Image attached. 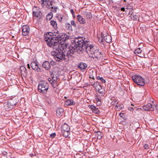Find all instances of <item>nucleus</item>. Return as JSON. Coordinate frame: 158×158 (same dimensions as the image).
Wrapping results in <instances>:
<instances>
[{
  "mask_svg": "<svg viewBox=\"0 0 158 158\" xmlns=\"http://www.w3.org/2000/svg\"><path fill=\"white\" fill-rule=\"evenodd\" d=\"M57 48H55L51 52V54L54 56L56 61L61 62L63 60H68L69 57L73 56L72 53H70L69 47L63 48L62 44Z\"/></svg>",
  "mask_w": 158,
  "mask_h": 158,
  "instance_id": "f257e3e1",
  "label": "nucleus"
},
{
  "mask_svg": "<svg viewBox=\"0 0 158 158\" xmlns=\"http://www.w3.org/2000/svg\"><path fill=\"white\" fill-rule=\"evenodd\" d=\"M83 37H78L75 38L74 42L69 46H68L70 53L74 54L75 52H77L80 53V48L83 47L85 41L84 40Z\"/></svg>",
  "mask_w": 158,
  "mask_h": 158,
  "instance_id": "f03ea898",
  "label": "nucleus"
},
{
  "mask_svg": "<svg viewBox=\"0 0 158 158\" xmlns=\"http://www.w3.org/2000/svg\"><path fill=\"white\" fill-rule=\"evenodd\" d=\"M54 36L48 37V35L44 36V40L46 42L47 45L51 48H52L53 49L55 48L60 47L62 44H60L61 42H59L56 38L54 37Z\"/></svg>",
  "mask_w": 158,
  "mask_h": 158,
  "instance_id": "7ed1b4c3",
  "label": "nucleus"
},
{
  "mask_svg": "<svg viewBox=\"0 0 158 158\" xmlns=\"http://www.w3.org/2000/svg\"><path fill=\"white\" fill-rule=\"evenodd\" d=\"M49 35L54 36V38H56L58 42H61V41H64L68 39L67 35L65 34L62 33H60L58 31L56 30L52 31L51 32L48 33Z\"/></svg>",
  "mask_w": 158,
  "mask_h": 158,
  "instance_id": "20e7f679",
  "label": "nucleus"
},
{
  "mask_svg": "<svg viewBox=\"0 0 158 158\" xmlns=\"http://www.w3.org/2000/svg\"><path fill=\"white\" fill-rule=\"evenodd\" d=\"M92 58L94 59L95 61L98 60H102L104 58V55L103 52H101L99 50H95L91 53Z\"/></svg>",
  "mask_w": 158,
  "mask_h": 158,
  "instance_id": "39448f33",
  "label": "nucleus"
},
{
  "mask_svg": "<svg viewBox=\"0 0 158 158\" xmlns=\"http://www.w3.org/2000/svg\"><path fill=\"white\" fill-rule=\"evenodd\" d=\"M48 88V84L45 82L39 83L38 86V91L42 94L47 92Z\"/></svg>",
  "mask_w": 158,
  "mask_h": 158,
  "instance_id": "423d86ee",
  "label": "nucleus"
},
{
  "mask_svg": "<svg viewBox=\"0 0 158 158\" xmlns=\"http://www.w3.org/2000/svg\"><path fill=\"white\" fill-rule=\"evenodd\" d=\"M133 81L139 85L143 86L145 85V80L141 76L135 75L132 77Z\"/></svg>",
  "mask_w": 158,
  "mask_h": 158,
  "instance_id": "0eeeda50",
  "label": "nucleus"
},
{
  "mask_svg": "<svg viewBox=\"0 0 158 158\" xmlns=\"http://www.w3.org/2000/svg\"><path fill=\"white\" fill-rule=\"evenodd\" d=\"M88 42L85 41L84 46H83L82 48H80V52H82L84 51H85L88 53V51H89L90 52L94 51V46L88 43Z\"/></svg>",
  "mask_w": 158,
  "mask_h": 158,
  "instance_id": "6e6552de",
  "label": "nucleus"
},
{
  "mask_svg": "<svg viewBox=\"0 0 158 158\" xmlns=\"http://www.w3.org/2000/svg\"><path fill=\"white\" fill-rule=\"evenodd\" d=\"M37 61H33L31 63V66L32 68L35 71L38 72H41V70L40 68H39L37 64Z\"/></svg>",
  "mask_w": 158,
  "mask_h": 158,
  "instance_id": "1a4fd4ad",
  "label": "nucleus"
},
{
  "mask_svg": "<svg viewBox=\"0 0 158 158\" xmlns=\"http://www.w3.org/2000/svg\"><path fill=\"white\" fill-rule=\"evenodd\" d=\"M30 30V28L28 26L23 25L22 28L23 35L24 36L27 35L29 34Z\"/></svg>",
  "mask_w": 158,
  "mask_h": 158,
  "instance_id": "9d476101",
  "label": "nucleus"
},
{
  "mask_svg": "<svg viewBox=\"0 0 158 158\" xmlns=\"http://www.w3.org/2000/svg\"><path fill=\"white\" fill-rule=\"evenodd\" d=\"M143 109L146 111H153L154 109V106L151 103H148L143 106Z\"/></svg>",
  "mask_w": 158,
  "mask_h": 158,
  "instance_id": "9b49d317",
  "label": "nucleus"
},
{
  "mask_svg": "<svg viewBox=\"0 0 158 158\" xmlns=\"http://www.w3.org/2000/svg\"><path fill=\"white\" fill-rule=\"evenodd\" d=\"M17 102L15 99H11L9 100L7 102V106L10 108H12L16 105Z\"/></svg>",
  "mask_w": 158,
  "mask_h": 158,
  "instance_id": "f8f14e48",
  "label": "nucleus"
},
{
  "mask_svg": "<svg viewBox=\"0 0 158 158\" xmlns=\"http://www.w3.org/2000/svg\"><path fill=\"white\" fill-rule=\"evenodd\" d=\"M49 1V0H40V2L43 7L50 8V5L48 4Z\"/></svg>",
  "mask_w": 158,
  "mask_h": 158,
  "instance_id": "ddd939ff",
  "label": "nucleus"
},
{
  "mask_svg": "<svg viewBox=\"0 0 158 158\" xmlns=\"http://www.w3.org/2000/svg\"><path fill=\"white\" fill-rule=\"evenodd\" d=\"M94 87L97 91L100 94H103L104 93V90L102 89V87L99 85V83H96L94 84Z\"/></svg>",
  "mask_w": 158,
  "mask_h": 158,
  "instance_id": "4468645a",
  "label": "nucleus"
},
{
  "mask_svg": "<svg viewBox=\"0 0 158 158\" xmlns=\"http://www.w3.org/2000/svg\"><path fill=\"white\" fill-rule=\"evenodd\" d=\"M87 65L85 63L81 62L78 65V68L80 69L82 71H85V69L87 67Z\"/></svg>",
  "mask_w": 158,
  "mask_h": 158,
  "instance_id": "2eb2a0df",
  "label": "nucleus"
},
{
  "mask_svg": "<svg viewBox=\"0 0 158 158\" xmlns=\"http://www.w3.org/2000/svg\"><path fill=\"white\" fill-rule=\"evenodd\" d=\"M82 12L87 19H89L92 17V15L90 12L86 10H84L82 11Z\"/></svg>",
  "mask_w": 158,
  "mask_h": 158,
  "instance_id": "dca6fc26",
  "label": "nucleus"
},
{
  "mask_svg": "<svg viewBox=\"0 0 158 158\" xmlns=\"http://www.w3.org/2000/svg\"><path fill=\"white\" fill-rule=\"evenodd\" d=\"M42 67L45 68L46 70H49L50 67L49 63L47 61H45L42 64Z\"/></svg>",
  "mask_w": 158,
  "mask_h": 158,
  "instance_id": "f3484780",
  "label": "nucleus"
},
{
  "mask_svg": "<svg viewBox=\"0 0 158 158\" xmlns=\"http://www.w3.org/2000/svg\"><path fill=\"white\" fill-rule=\"evenodd\" d=\"M61 131H70V128L68 125L66 123H64L61 127Z\"/></svg>",
  "mask_w": 158,
  "mask_h": 158,
  "instance_id": "a211bd4d",
  "label": "nucleus"
},
{
  "mask_svg": "<svg viewBox=\"0 0 158 158\" xmlns=\"http://www.w3.org/2000/svg\"><path fill=\"white\" fill-rule=\"evenodd\" d=\"M77 19L80 23L83 24L85 23L86 21L85 19L81 15H78L77 16Z\"/></svg>",
  "mask_w": 158,
  "mask_h": 158,
  "instance_id": "6ab92c4d",
  "label": "nucleus"
},
{
  "mask_svg": "<svg viewBox=\"0 0 158 158\" xmlns=\"http://www.w3.org/2000/svg\"><path fill=\"white\" fill-rule=\"evenodd\" d=\"M64 110L62 108H60L56 110V115L57 116L60 117L64 112Z\"/></svg>",
  "mask_w": 158,
  "mask_h": 158,
  "instance_id": "aec40b11",
  "label": "nucleus"
},
{
  "mask_svg": "<svg viewBox=\"0 0 158 158\" xmlns=\"http://www.w3.org/2000/svg\"><path fill=\"white\" fill-rule=\"evenodd\" d=\"M41 12L39 9H37L36 11H33V16L38 17L40 15Z\"/></svg>",
  "mask_w": 158,
  "mask_h": 158,
  "instance_id": "412c9836",
  "label": "nucleus"
},
{
  "mask_svg": "<svg viewBox=\"0 0 158 158\" xmlns=\"http://www.w3.org/2000/svg\"><path fill=\"white\" fill-rule=\"evenodd\" d=\"M104 40L107 43H109L111 42V37L110 35H106V36H104Z\"/></svg>",
  "mask_w": 158,
  "mask_h": 158,
  "instance_id": "4be33fe9",
  "label": "nucleus"
},
{
  "mask_svg": "<svg viewBox=\"0 0 158 158\" xmlns=\"http://www.w3.org/2000/svg\"><path fill=\"white\" fill-rule=\"evenodd\" d=\"M65 104L66 105L70 106L75 105V103L73 100L68 99L66 101Z\"/></svg>",
  "mask_w": 158,
  "mask_h": 158,
  "instance_id": "5701e85b",
  "label": "nucleus"
},
{
  "mask_svg": "<svg viewBox=\"0 0 158 158\" xmlns=\"http://www.w3.org/2000/svg\"><path fill=\"white\" fill-rule=\"evenodd\" d=\"M131 17L132 19L134 20H139V16L135 15L133 13H132L131 14Z\"/></svg>",
  "mask_w": 158,
  "mask_h": 158,
  "instance_id": "b1692460",
  "label": "nucleus"
},
{
  "mask_svg": "<svg viewBox=\"0 0 158 158\" xmlns=\"http://www.w3.org/2000/svg\"><path fill=\"white\" fill-rule=\"evenodd\" d=\"M96 135L98 139H100L102 138L103 135L100 131H97L96 132Z\"/></svg>",
  "mask_w": 158,
  "mask_h": 158,
  "instance_id": "393cba45",
  "label": "nucleus"
},
{
  "mask_svg": "<svg viewBox=\"0 0 158 158\" xmlns=\"http://www.w3.org/2000/svg\"><path fill=\"white\" fill-rule=\"evenodd\" d=\"M50 23L54 28H56L57 27V24L56 21L53 20H51L50 21Z\"/></svg>",
  "mask_w": 158,
  "mask_h": 158,
  "instance_id": "a878e982",
  "label": "nucleus"
},
{
  "mask_svg": "<svg viewBox=\"0 0 158 158\" xmlns=\"http://www.w3.org/2000/svg\"><path fill=\"white\" fill-rule=\"evenodd\" d=\"M62 133L63 134V135L66 138L68 137L69 135L70 134V131H62Z\"/></svg>",
  "mask_w": 158,
  "mask_h": 158,
  "instance_id": "bb28decb",
  "label": "nucleus"
},
{
  "mask_svg": "<svg viewBox=\"0 0 158 158\" xmlns=\"http://www.w3.org/2000/svg\"><path fill=\"white\" fill-rule=\"evenodd\" d=\"M142 50L140 48H138L134 51V52L136 55H138L141 53Z\"/></svg>",
  "mask_w": 158,
  "mask_h": 158,
  "instance_id": "cd10ccee",
  "label": "nucleus"
},
{
  "mask_svg": "<svg viewBox=\"0 0 158 158\" xmlns=\"http://www.w3.org/2000/svg\"><path fill=\"white\" fill-rule=\"evenodd\" d=\"M53 15L51 13H50L47 15L46 16V19L47 20H49L52 17Z\"/></svg>",
  "mask_w": 158,
  "mask_h": 158,
  "instance_id": "c85d7f7f",
  "label": "nucleus"
},
{
  "mask_svg": "<svg viewBox=\"0 0 158 158\" xmlns=\"http://www.w3.org/2000/svg\"><path fill=\"white\" fill-rule=\"evenodd\" d=\"M51 84L54 88H57L58 86V84L57 82V81H53V82Z\"/></svg>",
  "mask_w": 158,
  "mask_h": 158,
  "instance_id": "c756f323",
  "label": "nucleus"
},
{
  "mask_svg": "<svg viewBox=\"0 0 158 158\" xmlns=\"http://www.w3.org/2000/svg\"><path fill=\"white\" fill-rule=\"evenodd\" d=\"M65 27L66 28L69 30H72V26L69 23H66L65 24Z\"/></svg>",
  "mask_w": 158,
  "mask_h": 158,
  "instance_id": "7c9ffc66",
  "label": "nucleus"
},
{
  "mask_svg": "<svg viewBox=\"0 0 158 158\" xmlns=\"http://www.w3.org/2000/svg\"><path fill=\"white\" fill-rule=\"evenodd\" d=\"M97 79L98 80H101L102 83H105L106 82V81L104 80L102 77H101L99 76L98 77H97Z\"/></svg>",
  "mask_w": 158,
  "mask_h": 158,
  "instance_id": "2f4dec72",
  "label": "nucleus"
},
{
  "mask_svg": "<svg viewBox=\"0 0 158 158\" xmlns=\"http://www.w3.org/2000/svg\"><path fill=\"white\" fill-rule=\"evenodd\" d=\"M101 38H98V41L100 43H102L103 41V40H104V35H103L102 34H101Z\"/></svg>",
  "mask_w": 158,
  "mask_h": 158,
  "instance_id": "473e14b6",
  "label": "nucleus"
},
{
  "mask_svg": "<svg viewBox=\"0 0 158 158\" xmlns=\"http://www.w3.org/2000/svg\"><path fill=\"white\" fill-rule=\"evenodd\" d=\"M51 77H52V80L53 81H57V78L56 77H56H55L54 75H51Z\"/></svg>",
  "mask_w": 158,
  "mask_h": 158,
  "instance_id": "72a5a7b5",
  "label": "nucleus"
},
{
  "mask_svg": "<svg viewBox=\"0 0 158 158\" xmlns=\"http://www.w3.org/2000/svg\"><path fill=\"white\" fill-rule=\"evenodd\" d=\"M50 8H51V11H52L54 12H56V7H51L50 6Z\"/></svg>",
  "mask_w": 158,
  "mask_h": 158,
  "instance_id": "f704fd0d",
  "label": "nucleus"
},
{
  "mask_svg": "<svg viewBox=\"0 0 158 158\" xmlns=\"http://www.w3.org/2000/svg\"><path fill=\"white\" fill-rule=\"evenodd\" d=\"M93 112L94 113H95L98 114V113L99 112V111L98 110V109L96 107L93 110Z\"/></svg>",
  "mask_w": 158,
  "mask_h": 158,
  "instance_id": "c9c22d12",
  "label": "nucleus"
},
{
  "mask_svg": "<svg viewBox=\"0 0 158 158\" xmlns=\"http://www.w3.org/2000/svg\"><path fill=\"white\" fill-rule=\"evenodd\" d=\"M71 25H72V26H73L74 27H76V25L75 23L74 22L73 20H72L71 21Z\"/></svg>",
  "mask_w": 158,
  "mask_h": 158,
  "instance_id": "e433bc0d",
  "label": "nucleus"
},
{
  "mask_svg": "<svg viewBox=\"0 0 158 158\" xmlns=\"http://www.w3.org/2000/svg\"><path fill=\"white\" fill-rule=\"evenodd\" d=\"M56 135V134L55 133H52L50 135V137L52 138H54Z\"/></svg>",
  "mask_w": 158,
  "mask_h": 158,
  "instance_id": "4c0bfd02",
  "label": "nucleus"
},
{
  "mask_svg": "<svg viewBox=\"0 0 158 158\" xmlns=\"http://www.w3.org/2000/svg\"><path fill=\"white\" fill-rule=\"evenodd\" d=\"M89 107L92 110V111H93L94 109L96 108V107L94 106L93 105H91Z\"/></svg>",
  "mask_w": 158,
  "mask_h": 158,
  "instance_id": "58836bf2",
  "label": "nucleus"
},
{
  "mask_svg": "<svg viewBox=\"0 0 158 158\" xmlns=\"http://www.w3.org/2000/svg\"><path fill=\"white\" fill-rule=\"evenodd\" d=\"M144 148L145 149H148L149 148L147 144H145L144 146Z\"/></svg>",
  "mask_w": 158,
  "mask_h": 158,
  "instance_id": "ea45409f",
  "label": "nucleus"
},
{
  "mask_svg": "<svg viewBox=\"0 0 158 158\" xmlns=\"http://www.w3.org/2000/svg\"><path fill=\"white\" fill-rule=\"evenodd\" d=\"M48 80L51 84L53 82V81L51 78H49Z\"/></svg>",
  "mask_w": 158,
  "mask_h": 158,
  "instance_id": "a19ab883",
  "label": "nucleus"
},
{
  "mask_svg": "<svg viewBox=\"0 0 158 158\" xmlns=\"http://www.w3.org/2000/svg\"><path fill=\"white\" fill-rule=\"evenodd\" d=\"M95 100L97 102H98L99 101H101L100 99L98 97V96H96V97L95 98Z\"/></svg>",
  "mask_w": 158,
  "mask_h": 158,
  "instance_id": "79ce46f5",
  "label": "nucleus"
},
{
  "mask_svg": "<svg viewBox=\"0 0 158 158\" xmlns=\"http://www.w3.org/2000/svg\"><path fill=\"white\" fill-rule=\"evenodd\" d=\"M154 107H155L156 110V111H157V113H158V106H157V105H155Z\"/></svg>",
  "mask_w": 158,
  "mask_h": 158,
  "instance_id": "37998d69",
  "label": "nucleus"
},
{
  "mask_svg": "<svg viewBox=\"0 0 158 158\" xmlns=\"http://www.w3.org/2000/svg\"><path fill=\"white\" fill-rule=\"evenodd\" d=\"M97 104H98V105H100L101 104V101H99L98 102H97Z\"/></svg>",
  "mask_w": 158,
  "mask_h": 158,
  "instance_id": "c03bdc74",
  "label": "nucleus"
},
{
  "mask_svg": "<svg viewBox=\"0 0 158 158\" xmlns=\"http://www.w3.org/2000/svg\"><path fill=\"white\" fill-rule=\"evenodd\" d=\"M70 12L72 14H73L74 13V11L73 9L71 10Z\"/></svg>",
  "mask_w": 158,
  "mask_h": 158,
  "instance_id": "a18cd8bd",
  "label": "nucleus"
},
{
  "mask_svg": "<svg viewBox=\"0 0 158 158\" xmlns=\"http://www.w3.org/2000/svg\"><path fill=\"white\" fill-rule=\"evenodd\" d=\"M121 11H125V9L124 7H122L121 8Z\"/></svg>",
  "mask_w": 158,
  "mask_h": 158,
  "instance_id": "49530a36",
  "label": "nucleus"
},
{
  "mask_svg": "<svg viewBox=\"0 0 158 158\" xmlns=\"http://www.w3.org/2000/svg\"><path fill=\"white\" fill-rule=\"evenodd\" d=\"M52 3H53V2H52V1H51V2H50L49 4V5H50H50H51V6H52Z\"/></svg>",
  "mask_w": 158,
  "mask_h": 158,
  "instance_id": "de8ad7c7",
  "label": "nucleus"
},
{
  "mask_svg": "<svg viewBox=\"0 0 158 158\" xmlns=\"http://www.w3.org/2000/svg\"><path fill=\"white\" fill-rule=\"evenodd\" d=\"M50 63L52 65H54V62L53 61H51Z\"/></svg>",
  "mask_w": 158,
  "mask_h": 158,
  "instance_id": "09e8293b",
  "label": "nucleus"
},
{
  "mask_svg": "<svg viewBox=\"0 0 158 158\" xmlns=\"http://www.w3.org/2000/svg\"><path fill=\"white\" fill-rule=\"evenodd\" d=\"M89 77L91 78H92L93 79H94V76H90Z\"/></svg>",
  "mask_w": 158,
  "mask_h": 158,
  "instance_id": "8fccbe9b",
  "label": "nucleus"
},
{
  "mask_svg": "<svg viewBox=\"0 0 158 158\" xmlns=\"http://www.w3.org/2000/svg\"><path fill=\"white\" fill-rule=\"evenodd\" d=\"M27 68L30 69V65L29 64H27Z\"/></svg>",
  "mask_w": 158,
  "mask_h": 158,
  "instance_id": "3c124183",
  "label": "nucleus"
},
{
  "mask_svg": "<svg viewBox=\"0 0 158 158\" xmlns=\"http://www.w3.org/2000/svg\"><path fill=\"white\" fill-rule=\"evenodd\" d=\"M63 19V17H61L60 18V19H59V21H61V20L62 19Z\"/></svg>",
  "mask_w": 158,
  "mask_h": 158,
  "instance_id": "603ef678",
  "label": "nucleus"
},
{
  "mask_svg": "<svg viewBox=\"0 0 158 158\" xmlns=\"http://www.w3.org/2000/svg\"><path fill=\"white\" fill-rule=\"evenodd\" d=\"M34 8H37V7L36 6H34L33 8V10H34Z\"/></svg>",
  "mask_w": 158,
  "mask_h": 158,
  "instance_id": "864d4df0",
  "label": "nucleus"
},
{
  "mask_svg": "<svg viewBox=\"0 0 158 158\" xmlns=\"http://www.w3.org/2000/svg\"><path fill=\"white\" fill-rule=\"evenodd\" d=\"M72 15H73V16L74 17V18H75V15H74V13L73 14H72Z\"/></svg>",
  "mask_w": 158,
  "mask_h": 158,
  "instance_id": "5fc2aeb1",
  "label": "nucleus"
},
{
  "mask_svg": "<svg viewBox=\"0 0 158 158\" xmlns=\"http://www.w3.org/2000/svg\"><path fill=\"white\" fill-rule=\"evenodd\" d=\"M121 114H122V115H123V114L120 113V114H119V115H120V116H121V117H122V115H121Z\"/></svg>",
  "mask_w": 158,
  "mask_h": 158,
  "instance_id": "6e6d98bb",
  "label": "nucleus"
},
{
  "mask_svg": "<svg viewBox=\"0 0 158 158\" xmlns=\"http://www.w3.org/2000/svg\"><path fill=\"white\" fill-rule=\"evenodd\" d=\"M118 107V106L117 105H116V106H115V107Z\"/></svg>",
  "mask_w": 158,
  "mask_h": 158,
  "instance_id": "4d7b16f0",
  "label": "nucleus"
},
{
  "mask_svg": "<svg viewBox=\"0 0 158 158\" xmlns=\"http://www.w3.org/2000/svg\"><path fill=\"white\" fill-rule=\"evenodd\" d=\"M131 109H132L133 108H132V107H131Z\"/></svg>",
  "mask_w": 158,
  "mask_h": 158,
  "instance_id": "13d9d810",
  "label": "nucleus"
}]
</instances>
